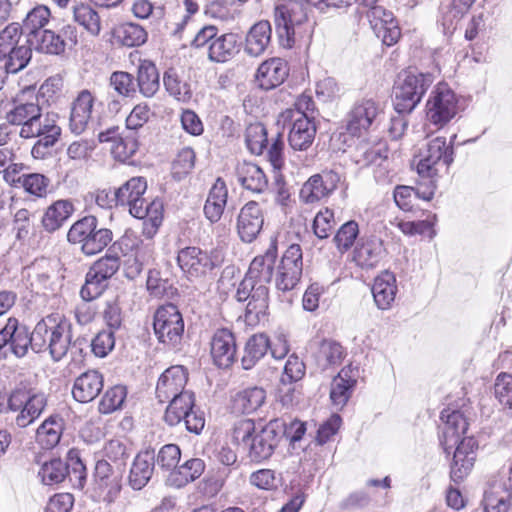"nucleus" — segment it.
I'll list each match as a JSON object with an SVG mask.
<instances>
[{"label":"nucleus","instance_id":"1","mask_svg":"<svg viewBox=\"0 0 512 512\" xmlns=\"http://www.w3.org/2000/svg\"><path fill=\"white\" fill-rule=\"evenodd\" d=\"M71 328V323L62 314L51 313L42 318L32 331L33 351H49L53 360H61L71 344Z\"/></svg>","mask_w":512,"mask_h":512},{"label":"nucleus","instance_id":"2","mask_svg":"<svg viewBox=\"0 0 512 512\" xmlns=\"http://www.w3.org/2000/svg\"><path fill=\"white\" fill-rule=\"evenodd\" d=\"M32 59V48L22 39L20 24L12 22L0 31V74H16L25 69Z\"/></svg>","mask_w":512,"mask_h":512},{"label":"nucleus","instance_id":"3","mask_svg":"<svg viewBox=\"0 0 512 512\" xmlns=\"http://www.w3.org/2000/svg\"><path fill=\"white\" fill-rule=\"evenodd\" d=\"M58 115L43 113L42 110L26 128H20L19 136L23 139L38 138L31 149L34 159L43 160L51 156L52 148L61 137L62 129L57 123Z\"/></svg>","mask_w":512,"mask_h":512},{"label":"nucleus","instance_id":"4","mask_svg":"<svg viewBox=\"0 0 512 512\" xmlns=\"http://www.w3.org/2000/svg\"><path fill=\"white\" fill-rule=\"evenodd\" d=\"M112 239V231L99 227L97 218L91 215L77 220L67 233V240L71 244L78 245L87 256L100 253Z\"/></svg>","mask_w":512,"mask_h":512},{"label":"nucleus","instance_id":"5","mask_svg":"<svg viewBox=\"0 0 512 512\" xmlns=\"http://www.w3.org/2000/svg\"><path fill=\"white\" fill-rule=\"evenodd\" d=\"M307 20V5L303 0H288L275 6L274 24L284 48L295 44L296 36L302 33V26Z\"/></svg>","mask_w":512,"mask_h":512},{"label":"nucleus","instance_id":"6","mask_svg":"<svg viewBox=\"0 0 512 512\" xmlns=\"http://www.w3.org/2000/svg\"><path fill=\"white\" fill-rule=\"evenodd\" d=\"M431 73L405 72L394 87V108L396 112L410 113L420 103L423 95L432 85Z\"/></svg>","mask_w":512,"mask_h":512},{"label":"nucleus","instance_id":"7","mask_svg":"<svg viewBox=\"0 0 512 512\" xmlns=\"http://www.w3.org/2000/svg\"><path fill=\"white\" fill-rule=\"evenodd\" d=\"M455 138L456 135H453L450 142L447 143L445 137H436L427 143L417 164V172L420 176L433 179L440 173L448 171L454 161L453 141Z\"/></svg>","mask_w":512,"mask_h":512},{"label":"nucleus","instance_id":"8","mask_svg":"<svg viewBox=\"0 0 512 512\" xmlns=\"http://www.w3.org/2000/svg\"><path fill=\"white\" fill-rule=\"evenodd\" d=\"M113 245L108 253L98 259L86 274L85 284L82 286L80 295L83 300L91 301L99 297L107 286V280L111 278L120 267V257L113 253Z\"/></svg>","mask_w":512,"mask_h":512},{"label":"nucleus","instance_id":"9","mask_svg":"<svg viewBox=\"0 0 512 512\" xmlns=\"http://www.w3.org/2000/svg\"><path fill=\"white\" fill-rule=\"evenodd\" d=\"M224 261V253L220 248L209 251L196 246L181 249L177 255V262L181 270L189 277L199 278L205 276Z\"/></svg>","mask_w":512,"mask_h":512},{"label":"nucleus","instance_id":"10","mask_svg":"<svg viewBox=\"0 0 512 512\" xmlns=\"http://www.w3.org/2000/svg\"><path fill=\"white\" fill-rule=\"evenodd\" d=\"M458 109V98L454 91L447 84L439 83L427 101V119L433 125L442 128L457 115Z\"/></svg>","mask_w":512,"mask_h":512},{"label":"nucleus","instance_id":"11","mask_svg":"<svg viewBox=\"0 0 512 512\" xmlns=\"http://www.w3.org/2000/svg\"><path fill=\"white\" fill-rule=\"evenodd\" d=\"M154 332L158 340L175 347L182 339L184 321L178 307L172 303L160 306L154 315Z\"/></svg>","mask_w":512,"mask_h":512},{"label":"nucleus","instance_id":"12","mask_svg":"<svg viewBox=\"0 0 512 512\" xmlns=\"http://www.w3.org/2000/svg\"><path fill=\"white\" fill-rule=\"evenodd\" d=\"M29 348L33 350L32 332L16 318H9L0 331V359L6 358L8 352L16 357H24Z\"/></svg>","mask_w":512,"mask_h":512},{"label":"nucleus","instance_id":"13","mask_svg":"<svg viewBox=\"0 0 512 512\" xmlns=\"http://www.w3.org/2000/svg\"><path fill=\"white\" fill-rule=\"evenodd\" d=\"M382 109L372 99H363L354 104L345 119V131L358 139L377 124Z\"/></svg>","mask_w":512,"mask_h":512},{"label":"nucleus","instance_id":"14","mask_svg":"<svg viewBox=\"0 0 512 512\" xmlns=\"http://www.w3.org/2000/svg\"><path fill=\"white\" fill-rule=\"evenodd\" d=\"M285 424L280 419L269 421L252 437L249 446V457L254 462L269 459L274 453L279 440L284 433Z\"/></svg>","mask_w":512,"mask_h":512},{"label":"nucleus","instance_id":"15","mask_svg":"<svg viewBox=\"0 0 512 512\" xmlns=\"http://www.w3.org/2000/svg\"><path fill=\"white\" fill-rule=\"evenodd\" d=\"M303 271V254L299 244L290 245L284 252L276 276V287L283 292L294 289Z\"/></svg>","mask_w":512,"mask_h":512},{"label":"nucleus","instance_id":"16","mask_svg":"<svg viewBox=\"0 0 512 512\" xmlns=\"http://www.w3.org/2000/svg\"><path fill=\"white\" fill-rule=\"evenodd\" d=\"M41 110L34 90L26 88L14 98L12 107L5 114V120L13 126L26 128Z\"/></svg>","mask_w":512,"mask_h":512},{"label":"nucleus","instance_id":"17","mask_svg":"<svg viewBox=\"0 0 512 512\" xmlns=\"http://www.w3.org/2000/svg\"><path fill=\"white\" fill-rule=\"evenodd\" d=\"M96 101L95 94L88 90H80L70 104L68 128L74 135L83 134L91 121Z\"/></svg>","mask_w":512,"mask_h":512},{"label":"nucleus","instance_id":"18","mask_svg":"<svg viewBox=\"0 0 512 512\" xmlns=\"http://www.w3.org/2000/svg\"><path fill=\"white\" fill-rule=\"evenodd\" d=\"M341 180V176L333 170L312 175L302 186L300 198L305 203H315L328 197Z\"/></svg>","mask_w":512,"mask_h":512},{"label":"nucleus","instance_id":"19","mask_svg":"<svg viewBox=\"0 0 512 512\" xmlns=\"http://www.w3.org/2000/svg\"><path fill=\"white\" fill-rule=\"evenodd\" d=\"M456 444L450 477L453 482L459 483L472 471L476 461L478 443L473 437H466Z\"/></svg>","mask_w":512,"mask_h":512},{"label":"nucleus","instance_id":"20","mask_svg":"<svg viewBox=\"0 0 512 512\" xmlns=\"http://www.w3.org/2000/svg\"><path fill=\"white\" fill-rule=\"evenodd\" d=\"M284 122H290L291 128L288 141L294 150H306L314 141L316 125L314 117L295 112L290 117H282Z\"/></svg>","mask_w":512,"mask_h":512},{"label":"nucleus","instance_id":"21","mask_svg":"<svg viewBox=\"0 0 512 512\" xmlns=\"http://www.w3.org/2000/svg\"><path fill=\"white\" fill-rule=\"evenodd\" d=\"M371 27L382 43L386 46H393L401 37V29L398 21L391 11L383 7L374 8L368 15Z\"/></svg>","mask_w":512,"mask_h":512},{"label":"nucleus","instance_id":"22","mask_svg":"<svg viewBox=\"0 0 512 512\" xmlns=\"http://www.w3.org/2000/svg\"><path fill=\"white\" fill-rule=\"evenodd\" d=\"M264 215L260 205L249 201L240 210L237 217V232L242 241L250 243L262 230Z\"/></svg>","mask_w":512,"mask_h":512},{"label":"nucleus","instance_id":"23","mask_svg":"<svg viewBox=\"0 0 512 512\" xmlns=\"http://www.w3.org/2000/svg\"><path fill=\"white\" fill-rule=\"evenodd\" d=\"M187 383V373L183 366H171L159 377L156 386V397L164 403L184 394Z\"/></svg>","mask_w":512,"mask_h":512},{"label":"nucleus","instance_id":"24","mask_svg":"<svg viewBox=\"0 0 512 512\" xmlns=\"http://www.w3.org/2000/svg\"><path fill=\"white\" fill-rule=\"evenodd\" d=\"M387 154L388 148L385 142H369L359 138L350 151V158L357 166L365 168L386 161Z\"/></svg>","mask_w":512,"mask_h":512},{"label":"nucleus","instance_id":"25","mask_svg":"<svg viewBox=\"0 0 512 512\" xmlns=\"http://www.w3.org/2000/svg\"><path fill=\"white\" fill-rule=\"evenodd\" d=\"M288 74L287 62L282 58L274 57L260 64L256 73V81L260 88L270 90L281 85Z\"/></svg>","mask_w":512,"mask_h":512},{"label":"nucleus","instance_id":"26","mask_svg":"<svg viewBox=\"0 0 512 512\" xmlns=\"http://www.w3.org/2000/svg\"><path fill=\"white\" fill-rule=\"evenodd\" d=\"M211 355L214 363L220 368H228L235 360L236 343L233 333L226 329H218L211 340Z\"/></svg>","mask_w":512,"mask_h":512},{"label":"nucleus","instance_id":"27","mask_svg":"<svg viewBox=\"0 0 512 512\" xmlns=\"http://www.w3.org/2000/svg\"><path fill=\"white\" fill-rule=\"evenodd\" d=\"M309 347L321 370L339 365L344 358V348L331 339L313 340Z\"/></svg>","mask_w":512,"mask_h":512},{"label":"nucleus","instance_id":"28","mask_svg":"<svg viewBox=\"0 0 512 512\" xmlns=\"http://www.w3.org/2000/svg\"><path fill=\"white\" fill-rule=\"evenodd\" d=\"M155 468V453L153 450L139 452L134 458L129 476V485L134 490H141L150 481Z\"/></svg>","mask_w":512,"mask_h":512},{"label":"nucleus","instance_id":"29","mask_svg":"<svg viewBox=\"0 0 512 512\" xmlns=\"http://www.w3.org/2000/svg\"><path fill=\"white\" fill-rule=\"evenodd\" d=\"M103 376L96 370H89L79 375L73 384V398L80 403L93 401L103 389Z\"/></svg>","mask_w":512,"mask_h":512},{"label":"nucleus","instance_id":"30","mask_svg":"<svg viewBox=\"0 0 512 512\" xmlns=\"http://www.w3.org/2000/svg\"><path fill=\"white\" fill-rule=\"evenodd\" d=\"M383 241L375 236L366 238L355 248L353 259L363 269L376 267L385 255Z\"/></svg>","mask_w":512,"mask_h":512},{"label":"nucleus","instance_id":"31","mask_svg":"<svg viewBox=\"0 0 512 512\" xmlns=\"http://www.w3.org/2000/svg\"><path fill=\"white\" fill-rule=\"evenodd\" d=\"M236 178L239 184L253 193H263L268 187V179L263 170L251 162H239L236 166Z\"/></svg>","mask_w":512,"mask_h":512},{"label":"nucleus","instance_id":"32","mask_svg":"<svg viewBox=\"0 0 512 512\" xmlns=\"http://www.w3.org/2000/svg\"><path fill=\"white\" fill-rule=\"evenodd\" d=\"M74 204L69 199H60L49 205L41 219L43 229L48 233L59 230L72 216Z\"/></svg>","mask_w":512,"mask_h":512},{"label":"nucleus","instance_id":"33","mask_svg":"<svg viewBox=\"0 0 512 512\" xmlns=\"http://www.w3.org/2000/svg\"><path fill=\"white\" fill-rule=\"evenodd\" d=\"M397 293L396 277L390 271H383L373 283L372 294L376 306L381 310L391 307Z\"/></svg>","mask_w":512,"mask_h":512},{"label":"nucleus","instance_id":"34","mask_svg":"<svg viewBox=\"0 0 512 512\" xmlns=\"http://www.w3.org/2000/svg\"><path fill=\"white\" fill-rule=\"evenodd\" d=\"M272 28L269 21L255 23L246 35L245 52L250 56L262 55L271 43Z\"/></svg>","mask_w":512,"mask_h":512},{"label":"nucleus","instance_id":"35","mask_svg":"<svg viewBox=\"0 0 512 512\" xmlns=\"http://www.w3.org/2000/svg\"><path fill=\"white\" fill-rule=\"evenodd\" d=\"M65 421L59 414L50 415L36 430V441L44 449L54 448L61 439Z\"/></svg>","mask_w":512,"mask_h":512},{"label":"nucleus","instance_id":"36","mask_svg":"<svg viewBox=\"0 0 512 512\" xmlns=\"http://www.w3.org/2000/svg\"><path fill=\"white\" fill-rule=\"evenodd\" d=\"M266 391L261 387H248L235 394L232 398V409L235 413L252 414L263 406Z\"/></svg>","mask_w":512,"mask_h":512},{"label":"nucleus","instance_id":"37","mask_svg":"<svg viewBox=\"0 0 512 512\" xmlns=\"http://www.w3.org/2000/svg\"><path fill=\"white\" fill-rule=\"evenodd\" d=\"M228 189L223 179L217 178L211 187L204 205V214L211 223L221 219L227 204Z\"/></svg>","mask_w":512,"mask_h":512},{"label":"nucleus","instance_id":"38","mask_svg":"<svg viewBox=\"0 0 512 512\" xmlns=\"http://www.w3.org/2000/svg\"><path fill=\"white\" fill-rule=\"evenodd\" d=\"M205 470V463L200 458H192L180 466H176L167 478V483L171 487L182 488L188 483L198 479Z\"/></svg>","mask_w":512,"mask_h":512},{"label":"nucleus","instance_id":"39","mask_svg":"<svg viewBox=\"0 0 512 512\" xmlns=\"http://www.w3.org/2000/svg\"><path fill=\"white\" fill-rule=\"evenodd\" d=\"M239 51L238 36L235 33L217 35L209 46L208 58L217 63L232 59Z\"/></svg>","mask_w":512,"mask_h":512},{"label":"nucleus","instance_id":"40","mask_svg":"<svg viewBox=\"0 0 512 512\" xmlns=\"http://www.w3.org/2000/svg\"><path fill=\"white\" fill-rule=\"evenodd\" d=\"M351 368H343L331 383L330 398L334 406L343 408L349 400L356 379L351 375Z\"/></svg>","mask_w":512,"mask_h":512},{"label":"nucleus","instance_id":"41","mask_svg":"<svg viewBox=\"0 0 512 512\" xmlns=\"http://www.w3.org/2000/svg\"><path fill=\"white\" fill-rule=\"evenodd\" d=\"M51 179L38 172L23 173L20 188L32 200L46 199L51 192Z\"/></svg>","mask_w":512,"mask_h":512},{"label":"nucleus","instance_id":"42","mask_svg":"<svg viewBox=\"0 0 512 512\" xmlns=\"http://www.w3.org/2000/svg\"><path fill=\"white\" fill-rule=\"evenodd\" d=\"M475 0H451L450 4L442 6L439 22L445 34L452 33L460 19L468 12Z\"/></svg>","mask_w":512,"mask_h":512},{"label":"nucleus","instance_id":"43","mask_svg":"<svg viewBox=\"0 0 512 512\" xmlns=\"http://www.w3.org/2000/svg\"><path fill=\"white\" fill-rule=\"evenodd\" d=\"M441 419L445 423L443 430L445 445L448 442H453V445L458 443L460 436L466 433L469 425L463 412L447 409L442 411Z\"/></svg>","mask_w":512,"mask_h":512},{"label":"nucleus","instance_id":"44","mask_svg":"<svg viewBox=\"0 0 512 512\" xmlns=\"http://www.w3.org/2000/svg\"><path fill=\"white\" fill-rule=\"evenodd\" d=\"M276 257V247L272 246L264 255L253 259L246 275L257 282L269 283L272 279Z\"/></svg>","mask_w":512,"mask_h":512},{"label":"nucleus","instance_id":"45","mask_svg":"<svg viewBox=\"0 0 512 512\" xmlns=\"http://www.w3.org/2000/svg\"><path fill=\"white\" fill-rule=\"evenodd\" d=\"M512 494L502 485H494L484 492L482 507L484 512H509Z\"/></svg>","mask_w":512,"mask_h":512},{"label":"nucleus","instance_id":"46","mask_svg":"<svg viewBox=\"0 0 512 512\" xmlns=\"http://www.w3.org/2000/svg\"><path fill=\"white\" fill-rule=\"evenodd\" d=\"M50 15V10L46 6L39 5L33 8L20 25L22 36L24 35L27 40H32L34 36L45 31L44 27L48 24Z\"/></svg>","mask_w":512,"mask_h":512},{"label":"nucleus","instance_id":"47","mask_svg":"<svg viewBox=\"0 0 512 512\" xmlns=\"http://www.w3.org/2000/svg\"><path fill=\"white\" fill-rule=\"evenodd\" d=\"M168 401L169 405L166 408L164 420L170 426L179 424L195 406L194 394L189 391Z\"/></svg>","mask_w":512,"mask_h":512},{"label":"nucleus","instance_id":"48","mask_svg":"<svg viewBox=\"0 0 512 512\" xmlns=\"http://www.w3.org/2000/svg\"><path fill=\"white\" fill-rule=\"evenodd\" d=\"M28 42L32 49L49 55H60L66 48V43L61 35L49 29L37 34Z\"/></svg>","mask_w":512,"mask_h":512},{"label":"nucleus","instance_id":"49","mask_svg":"<svg viewBox=\"0 0 512 512\" xmlns=\"http://www.w3.org/2000/svg\"><path fill=\"white\" fill-rule=\"evenodd\" d=\"M270 347V341L265 334H255L251 336L245 346L242 357V367L245 370L253 368L256 363L265 356Z\"/></svg>","mask_w":512,"mask_h":512},{"label":"nucleus","instance_id":"50","mask_svg":"<svg viewBox=\"0 0 512 512\" xmlns=\"http://www.w3.org/2000/svg\"><path fill=\"white\" fill-rule=\"evenodd\" d=\"M74 21L89 35L97 37L102 30V22L99 13L88 4H79L73 8Z\"/></svg>","mask_w":512,"mask_h":512},{"label":"nucleus","instance_id":"51","mask_svg":"<svg viewBox=\"0 0 512 512\" xmlns=\"http://www.w3.org/2000/svg\"><path fill=\"white\" fill-rule=\"evenodd\" d=\"M137 85L139 91L145 97H153L159 90V73L156 66L148 60H144L138 67Z\"/></svg>","mask_w":512,"mask_h":512},{"label":"nucleus","instance_id":"52","mask_svg":"<svg viewBox=\"0 0 512 512\" xmlns=\"http://www.w3.org/2000/svg\"><path fill=\"white\" fill-rule=\"evenodd\" d=\"M163 83L170 96L178 101L187 102L192 97L191 85L175 69H168L164 73Z\"/></svg>","mask_w":512,"mask_h":512},{"label":"nucleus","instance_id":"53","mask_svg":"<svg viewBox=\"0 0 512 512\" xmlns=\"http://www.w3.org/2000/svg\"><path fill=\"white\" fill-rule=\"evenodd\" d=\"M138 150L137 133L132 130L123 131L111 146L113 157L121 162L129 160Z\"/></svg>","mask_w":512,"mask_h":512},{"label":"nucleus","instance_id":"54","mask_svg":"<svg viewBox=\"0 0 512 512\" xmlns=\"http://www.w3.org/2000/svg\"><path fill=\"white\" fill-rule=\"evenodd\" d=\"M147 189L146 180L143 177H133L116 190V198L121 206H127L131 202L140 199Z\"/></svg>","mask_w":512,"mask_h":512},{"label":"nucleus","instance_id":"55","mask_svg":"<svg viewBox=\"0 0 512 512\" xmlns=\"http://www.w3.org/2000/svg\"><path fill=\"white\" fill-rule=\"evenodd\" d=\"M117 40L124 46L135 47L144 44L147 40V32L138 24L124 23L116 31Z\"/></svg>","mask_w":512,"mask_h":512},{"label":"nucleus","instance_id":"56","mask_svg":"<svg viewBox=\"0 0 512 512\" xmlns=\"http://www.w3.org/2000/svg\"><path fill=\"white\" fill-rule=\"evenodd\" d=\"M68 473V467L61 459H52L44 462L38 471L41 482L45 485H54L62 482Z\"/></svg>","mask_w":512,"mask_h":512},{"label":"nucleus","instance_id":"57","mask_svg":"<svg viewBox=\"0 0 512 512\" xmlns=\"http://www.w3.org/2000/svg\"><path fill=\"white\" fill-rule=\"evenodd\" d=\"M266 284L267 283L257 282V285L254 286L246 307L247 317L255 315L256 318H259L260 315H265L269 299V290Z\"/></svg>","mask_w":512,"mask_h":512},{"label":"nucleus","instance_id":"58","mask_svg":"<svg viewBox=\"0 0 512 512\" xmlns=\"http://www.w3.org/2000/svg\"><path fill=\"white\" fill-rule=\"evenodd\" d=\"M246 144L251 153L261 155L268 144L265 126L261 123L251 124L246 129Z\"/></svg>","mask_w":512,"mask_h":512},{"label":"nucleus","instance_id":"59","mask_svg":"<svg viewBox=\"0 0 512 512\" xmlns=\"http://www.w3.org/2000/svg\"><path fill=\"white\" fill-rule=\"evenodd\" d=\"M126 395V388L122 385H115L107 389L99 402L100 413L109 414L121 408Z\"/></svg>","mask_w":512,"mask_h":512},{"label":"nucleus","instance_id":"60","mask_svg":"<svg viewBox=\"0 0 512 512\" xmlns=\"http://www.w3.org/2000/svg\"><path fill=\"white\" fill-rule=\"evenodd\" d=\"M109 86L122 98L132 97L136 93L134 77L125 71L113 72L109 78Z\"/></svg>","mask_w":512,"mask_h":512},{"label":"nucleus","instance_id":"61","mask_svg":"<svg viewBox=\"0 0 512 512\" xmlns=\"http://www.w3.org/2000/svg\"><path fill=\"white\" fill-rule=\"evenodd\" d=\"M494 394L500 405L512 414V376L500 373L495 380Z\"/></svg>","mask_w":512,"mask_h":512},{"label":"nucleus","instance_id":"62","mask_svg":"<svg viewBox=\"0 0 512 512\" xmlns=\"http://www.w3.org/2000/svg\"><path fill=\"white\" fill-rule=\"evenodd\" d=\"M181 458V450L176 444H166L159 450L155 456V463L166 471H172L176 468Z\"/></svg>","mask_w":512,"mask_h":512},{"label":"nucleus","instance_id":"63","mask_svg":"<svg viewBox=\"0 0 512 512\" xmlns=\"http://www.w3.org/2000/svg\"><path fill=\"white\" fill-rule=\"evenodd\" d=\"M32 213L26 209H18L13 215L12 227L17 240H25L29 237L33 229L31 220Z\"/></svg>","mask_w":512,"mask_h":512},{"label":"nucleus","instance_id":"64","mask_svg":"<svg viewBox=\"0 0 512 512\" xmlns=\"http://www.w3.org/2000/svg\"><path fill=\"white\" fill-rule=\"evenodd\" d=\"M359 234L358 224L355 221L344 223L336 233L334 241L340 251H347L354 244Z\"/></svg>","mask_w":512,"mask_h":512}]
</instances>
